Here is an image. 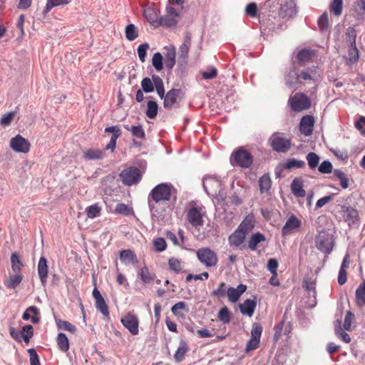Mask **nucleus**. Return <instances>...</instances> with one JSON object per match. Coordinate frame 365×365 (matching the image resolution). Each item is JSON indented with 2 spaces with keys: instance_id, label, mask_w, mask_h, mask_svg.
Listing matches in <instances>:
<instances>
[{
  "instance_id": "a19ab883",
  "label": "nucleus",
  "mask_w": 365,
  "mask_h": 365,
  "mask_svg": "<svg viewBox=\"0 0 365 365\" xmlns=\"http://www.w3.org/2000/svg\"><path fill=\"white\" fill-rule=\"evenodd\" d=\"M21 338L22 337L25 343L28 344L34 335V328L31 325H25L21 331Z\"/></svg>"
},
{
  "instance_id": "39448f33",
  "label": "nucleus",
  "mask_w": 365,
  "mask_h": 365,
  "mask_svg": "<svg viewBox=\"0 0 365 365\" xmlns=\"http://www.w3.org/2000/svg\"><path fill=\"white\" fill-rule=\"evenodd\" d=\"M120 178L125 185L131 186L138 184L142 179L140 170L135 167H129L121 171Z\"/></svg>"
},
{
  "instance_id": "6e6552de",
  "label": "nucleus",
  "mask_w": 365,
  "mask_h": 365,
  "mask_svg": "<svg viewBox=\"0 0 365 365\" xmlns=\"http://www.w3.org/2000/svg\"><path fill=\"white\" fill-rule=\"evenodd\" d=\"M120 322L131 334H138L140 320L134 312H129L122 317Z\"/></svg>"
},
{
  "instance_id": "f8f14e48",
  "label": "nucleus",
  "mask_w": 365,
  "mask_h": 365,
  "mask_svg": "<svg viewBox=\"0 0 365 365\" xmlns=\"http://www.w3.org/2000/svg\"><path fill=\"white\" fill-rule=\"evenodd\" d=\"M316 247L321 252L329 254L334 247L333 237L327 234L319 235L316 238Z\"/></svg>"
},
{
  "instance_id": "79ce46f5",
  "label": "nucleus",
  "mask_w": 365,
  "mask_h": 365,
  "mask_svg": "<svg viewBox=\"0 0 365 365\" xmlns=\"http://www.w3.org/2000/svg\"><path fill=\"white\" fill-rule=\"evenodd\" d=\"M138 36V31L134 24H128L125 27V37L128 40L134 41Z\"/></svg>"
},
{
  "instance_id": "bb28decb",
  "label": "nucleus",
  "mask_w": 365,
  "mask_h": 365,
  "mask_svg": "<svg viewBox=\"0 0 365 365\" xmlns=\"http://www.w3.org/2000/svg\"><path fill=\"white\" fill-rule=\"evenodd\" d=\"M38 309L37 307L31 306L29 307L23 314L22 318L24 320H29L34 323L36 324L39 322V317H38Z\"/></svg>"
},
{
  "instance_id": "a18cd8bd",
  "label": "nucleus",
  "mask_w": 365,
  "mask_h": 365,
  "mask_svg": "<svg viewBox=\"0 0 365 365\" xmlns=\"http://www.w3.org/2000/svg\"><path fill=\"white\" fill-rule=\"evenodd\" d=\"M11 269L14 273H21V269L23 267L19 256L16 253H13L11 256Z\"/></svg>"
},
{
  "instance_id": "b1692460",
  "label": "nucleus",
  "mask_w": 365,
  "mask_h": 365,
  "mask_svg": "<svg viewBox=\"0 0 365 365\" xmlns=\"http://www.w3.org/2000/svg\"><path fill=\"white\" fill-rule=\"evenodd\" d=\"M256 306L257 302L255 300L247 299L239 305V308L242 314L251 317L255 312Z\"/></svg>"
},
{
  "instance_id": "2eb2a0df",
  "label": "nucleus",
  "mask_w": 365,
  "mask_h": 365,
  "mask_svg": "<svg viewBox=\"0 0 365 365\" xmlns=\"http://www.w3.org/2000/svg\"><path fill=\"white\" fill-rule=\"evenodd\" d=\"M299 70H289L288 73L286 75V82L289 86H293L297 83L301 82V80H312L313 77L308 72L302 71L299 74L297 71Z\"/></svg>"
},
{
  "instance_id": "cd10ccee",
  "label": "nucleus",
  "mask_w": 365,
  "mask_h": 365,
  "mask_svg": "<svg viewBox=\"0 0 365 365\" xmlns=\"http://www.w3.org/2000/svg\"><path fill=\"white\" fill-rule=\"evenodd\" d=\"M23 276L21 273H14L6 279L4 282V285L9 289L16 288L22 281Z\"/></svg>"
},
{
  "instance_id": "4c0bfd02",
  "label": "nucleus",
  "mask_w": 365,
  "mask_h": 365,
  "mask_svg": "<svg viewBox=\"0 0 365 365\" xmlns=\"http://www.w3.org/2000/svg\"><path fill=\"white\" fill-rule=\"evenodd\" d=\"M57 344H58L59 349L61 351H62L63 352L67 351L69 349L68 339L67 336H66V334L63 333H60L58 334Z\"/></svg>"
},
{
  "instance_id": "412c9836",
  "label": "nucleus",
  "mask_w": 365,
  "mask_h": 365,
  "mask_svg": "<svg viewBox=\"0 0 365 365\" xmlns=\"http://www.w3.org/2000/svg\"><path fill=\"white\" fill-rule=\"evenodd\" d=\"M314 125V119L312 115H305L302 117L299 123L300 132L305 135H309L312 133Z\"/></svg>"
},
{
  "instance_id": "20e7f679",
  "label": "nucleus",
  "mask_w": 365,
  "mask_h": 365,
  "mask_svg": "<svg viewBox=\"0 0 365 365\" xmlns=\"http://www.w3.org/2000/svg\"><path fill=\"white\" fill-rule=\"evenodd\" d=\"M230 163L234 166L248 168L253 163V156L243 148H240L232 153Z\"/></svg>"
},
{
  "instance_id": "6e6d98bb",
  "label": "nucleus",
  "mask_w": 365,
  "mask_h": 365,
  "mask_svg": "<svg viewBox=\"0 0 365 365\" xmlns=\"http://www.w3.org/2000/svg\"><path fill=\"white\" fill-rule=\"evenodd\" d=\"M307 160L308 162V165L311 169H314L319 164V156L313 152L309 153L307 155Z\"/></svg>"
},
{
  "instance_id": "1a4fd4ad",
  "label": "nucleus",
  "mask_w": 365,
  "mask_h": 365,
  "mask_svg": "<svg viewBox=\"0 0 365 365\" xmlns=\"http://www.w3.org/2000/svg\"><path fill=\"white\" fill-rule=\"evenodd\" d=\"M293 110L299 112L310 108L311 102L309 98L303 93H297L289 100Z\"/></svg>"
},
{
  "instance_id": "473e14b6",
  "label": "nucleus",
  "mask_w": 365,
  "mask_h": 365,
  "mask_svg": "<svg viewBox=\"0 0 365 365\" xmlns=\"http://www.w3.org/2000/svg\"><path fill=\"white\" fill-rule=\"evenodd\" d=\"M272 180L270 177L264 174L259 180V186L261 193H267L271 187Z\"/></svg>"
},
{
  "instance_id": "dca6fc26",
  "label": "nucleus",
  "mask_w": 365,
  "mask_h": 365,
  "mask_svg": "<svg viewBox=\"0 0 365 365\" xmlns=\"http://www.w3.org/2000/svg\"><path fill=\"white\" fill-rule=\"evenodd\" d=\"M317 52L311 48H303L298 51L296 55V61L299 66H304L306 63L312 62L317 58Z\"/></svg>"
},
{
  "instance_id": "49530a36",
  "label": "nucleus",
  "mask_w": 365,
  "mask_h": 365,
  "mask_svg": "<svg viewBox=\"0 0 365 365\" xmlns=\"http://www.w3.org/2000/svg\"><path fill=\"white\" fill-rule=\"evenodd\" d=\"M334 175L340 180V185L344 188L346 189L349 187V179L346 177V175L341 170H334Z\"/></svg>"
},
{
  "instance_id": "c9c22d12",
  "label": "nucleus",
  "mask_w": 365,
  "mask_h": 365,
  "mask_svg": "<svg viewBox=\"0 0 365 365\" xmlns=\"http://www.w3.org/2000/svg\"><path fill=\"white\" fill-rule=\"evenodd\" d=\"M343 9V0H333L329 6L330 12L334 16H339L341 14Z\"/></svg>"
},
{
  "instance_id": "052dcab7",
  "label": "nucleus",
  "mask_w": 365,
  "mask_h": 365,
  "mask_svg": "<svg viewBox=\"0 0 365 365\" xmlns=\"http://www.w3.org/2000/svg\"><path fill=\"white\" fill-rule=\"evenodd\" d=\"M262 332V327L259 323H254L251 330V337L260 340Z\"/></svg>"
},
{
  "instance_id": "423d86ee",
  "label": "nucleus",
  "mask_w": 365,
  "mask_h": 365,
  "mask_svg": "<svg viewBox=\"0 0 365 365\" xmlns=\"http://www.w3.org/2000/svg\"><path fill=\"white\" fill-rule=\"evenodd\" d=\"M282 18H277L272 14L268 15L267 17L263 18L260 21V29L262 33L264 35H269L272 32H275L282 29Z\"/></svg>"
},
{
  "instance_id": "c03bdc74",
  "label": "nucleus",
  "mask_w": 365,
  "mask_h": 365,
  "mask_svg": "<svg viewBox=\"0 0 365 365\" xmlns=\"http://www.w3.org/2000/svg\"><path fill=\"white\" fill-rule=\"evenodd\" d=\"M217 317L222 323L228 324L231 320V312L227 307H224L219 311Z\"/></svg>"
},
{
  "instance_id": "864d4df0",
  "label": "nucleus",
  "mask_w": 365,
  "mask_h": 365,
  "mask_svg": "<svg viewBox=\"0 0 365 365\" xmlns=\"http://www.w3.org/2000/svg\"><path fill=\"white\" fill-rule=\"evenodd\" d=\"M101 211V207L98 204L92 205L87 207L86 214L89 218H94L100 215Z\"/></svg>"
},
{
  "instance_id": "ea45409f",
  "label": "nucleus",
  "mask_w": 365,
  "mask_h": 365,
  "mask_svg": "<svg viewBox=\"0 0 365 365\" xmlns=\"http://www.w3.org/2000/svg\"><path fill=\"white\" fill-rule=\"evenodd\" d=\"M158 104L155 101H149L147 103V110L145 114L147 117L153 119L158 114Z\"/></svg>"
},
{
  "instance_id": "9d476101",
  "label": "nucleus",
  "mask_w": 365,
  "mask_h": 365,
  "mask_svg": "<svg viewBox=\"0 0 365 365\" xmlns=\"http://www.w3.org/2000/svg\"><path fill=\"white\" fill-rule=\"evenodd\" d=\"M271 139L273 150L279 153H286L291 148L290 140L282 137L279 133L273 134Z\"/></svg>"
},
{
  "instance_id": "4d7b16f0",
  "label": "nucleus",
  "mask_w": 365,
  "mask_h": 365,
  "mask_svg": "<svg viewBox=\"0 0 365 365\" xmlns=\"http://www.w3.org/2000/svg\"><path fill=\"white\" fill-rule=\"evenodd\" d=\"M169 267L175 272H180L182 267V261L179 259L172 257L168 260Z\"/></svg>"
},
{
  "instance_id": "7c9ffc66",
  "label": "nucleus",
  "mask_w": 365,
  "mask_h": 365,
  "mask_svg": "<svg viewBox=\"0 0 365 365\" xmlns=\"http://www.w3.org/2000/svg\"><path fill=\"white\" fill-rule=\"evenodd\" d=\"M188 346L185 341H181L180 346L174 354L176 362H180L185 359L186 353L188 351Z\"/></svg>"
},
{
  "instance_id": "8fccbe9b",
  "label": "nucleus",
  "mask_w": 365,
  "mask_h": 365,
  "mask_svg": "<svg viewBox=\"0 0 365 365\" xmlns=\"http://www.w3.org/2000/svg\"><path fill=\"white\" fill-rule=\"evenodd\" d=\"M153 83L158 96L163 98L165 95L164 85L162 79L158 76H153Z\"/></svg>"
},
{
  "instance_id": "13d9d810",
  "label": "nucleus",
  "mask_w": 365,
  "mask_h": 365,
  "mask_svg": "<svg viewBox=\"0 0 365 365\" xmlns=\"http://www.w3.org/2000/svg\"><path fill=\"white\" fill-rule=\"evenodd\" d=\"M318 26L322 31H327L329 28V19L327 13L322 14L318 19Z\"/></svg>"
},
{
  "instance_id": "a211bd4d",
  "label": "nucleus",
  "mask_w": 365,
  "mask_h": 365,
  "mask_svg": "<svg viewBox=\"0 0 365 365\" xmlns=\"http://www.w3.org/2000/svg\"><path fill=\"white\" fill-rule=\"evenodd\" d=\"M192 43V36L190 32H187L185 34L184 41L180 45L178 51V63L182 65L186 62V60L188 57L189 50Z\"/></svg>"
},
{
  "instance_id": "338daca9",
  "label": "nucleus",
  "mask_w": 365,
  "mask_h": 365,
  "mask_svg": "<svg viewBox=\"0 0 365 365\" xmlns=\"http://www.w3.org/2000/svg\"><path fill=\"white\" fill-rule=\"evenodd\" d=\"M105 132L112 133L111 138L118 139L121 135V130L118 125L107 127L105 129Z\"/></svg>"
},
{
  "instance_id": "7ed1b4c3",
  "label": "nucleus",
  "mask_w": 365,
  "mask_h": 365,
  "mask_svg": "<svg viewBox=\"0 0 365 365\" xmlns=\"http://www.w3.org/2000/svg\"><path fill=\"white\" fill-rule=\"evenodd\" d=\"M254 227L247 218L242 221L238 228L230 235L228 238L229 244L232 247H239L242 245L245 240L247 231L251 230Z\"/></svg>"
},
{
  "instance_id": "680f3d73",
  "label": "nucleus",
  "mask_w": 365,
  "mask_h": 365,
  "mask_svg": "<svg viewBox=\"0 0 365 365\" xmlns=\"http://www.w3.org/2000/svg\"><path fill=\"white\" fill-rule=\"evenodd\" d=\"M163 54L159 52L154 53L152 58V64L155 68H163Z\"/></svg>"
},
{
  "instance_id": "58836bf2",
  "label": "nucleus",
  "mask_w": 365,
  "mask_h": 365,
  "mask_svg": "<svg viewBox=\"0 0 365 365\" xmlns=\"http://www.w3.org/2000/svg\"><path fill=\"white\" fill-rule=\"evenodd\" d=\"M140 276L141 280L145 284L153 282L155 277V274L151 273L146 266L141 268Z\"/></svg>"
},
{
  "instance_id": "c85d7f7f",
  "label": "nucleus",
  "mask_w": 365,
  "mask_h": 365,
  "mask_svg": "<svg viewBox=\"0 0 365 365\" xmlns=\"http://www.w3.org/2000/svg\"><path fill=\"white\" fill-rule=\"evenodd\" d=\"M123 127L128 131H130L134 138L144 140L145 138V133L143 125H123Z\"/></svg>"
},
{
  "instance_id": "393cba45",
  "label": "nucleus",
  "mask_w": 365,
  "mask_h": 365,
  "mask_svg": "<svg viewBox=\"0 0 365 365\" xmlns=\"http://www.w3.org/2000/svg\"><path fill=\"white\" fill-rule=\"evenodd\" d=\"M159 12L154 7H147L143 11V16L147 21L153 26L157 27L160 18L158 17Z\"/></svg>"
},
{
  "instance_id": "f704fd0d",
  "label": "nucleus",
  "mask_w": 365,
  "mask_h": 365,
  "mask_svg": "<svg viewBox=\"0 0 365 365\" xmlns=\"http://www.w3.org/2000/svg\"><path fill=\"white\" fill-rule=\"evenodd\" d=\"M356 303L359 307L365 305V282L360 285L356 291Z\"/></svg>"
},
{
  "instance_id": "f03ea898",
  "label": "nucleus",
  "mask_w": 365,
  "mask_h": 365,
  "mask_svg": "<svg viewBox=\"0 0 365 365\" xmlns=\"http://www.w3.org/2000/svg\"><path fill=\"white\" fill-rule=\"evenodd\" d=\"M171 197V188L167 183H160L156 185L148 195V205L150 210L155 207V203L161 201H168Z\"/></svg>"
},
{
  "instance_id": "2f4dec72",
  "label": "nucleus",
  "mask_w": 365,
  "mask_h": 365,
  "mask_svg": "<svg viewBox=\"0 0 365 365\" xmlns=\"http://www.w3.org/2000/svg\"><path fill=\"white\" fill-rule=\"evenodd\" d=\"M178 24V20L172 16L165 15L160 18L157 27L164 26L167 28L175 27Z\"/></svg>"
},
{
  "instance_id": "4be33fe9",
  "label": "nucleus",
  "mask_w": 365,
  "mask_h": 365,
  "mask_svg": "<svg viewBox=\"0 0 365 365\" xmlns=\"http://www.w3.org/2000/svg\"><path fill=\"white\" fill-rule=\"evenodd\" d=\"M246 289L247 286L242 284H239L237 288L229 287L227 290L229 301L232 303L237 302Z\"/></svg>"
},
{
  "instance_id": "603ef678",
  "label": "nucleus",
  "mask_w": 365,
  "mask_h": 365,
  "mask_svg": "<svg viewBox=\"0 0 365 365\" xmlns=\"http://www.w3.org/2000/svg\"><path fill=\"white\" fill-rule=\"evenodd\" d=\"M304 165V161L292 158L287 160L284 168L289 170L292 168H303Z\"/></svg>"
},
{
  "instance_id": "bf43d9fd",
  "label": "nucleus",
  "mask_w": 365,
  "mask_h": 365,
  "mask_svg": "<svg viewBox=\"0 0 365 365\" xmlns=\"http://www.w3.org/2000/svg\"><path fill=\"white\" fill-rule=\"evenodd\" d=\"M148 48L149 44L148 43H144L138 46L137 51L141 62H145Z\"/></svg>"
},
{
  "instance_id": "4468645a",
  "label": "nucleus",
  "mask_w": 365,
  "mask_h": 365,
  "mask_svg": "<svg viewBox=\"0 0 365 365\" xmlns=\"http://www.w3.org/2000/svg\"><path fill=\"white\" fill-rule=\"evenodd\" d=\"M183 93L180 89H171L167 94L164 95L163 106L167 109H171L178 103V101L182 100Z\"/></svg>"
},
{
  "instance_id": "37998d69",
  "label": "nucleus",
  "mask_w": 365,
  "mask_h": 365,
  "mask_svg": "<svg viewBox=\"0 0 365 365\" xmlns=\"http://www.w3.org/2000/svg\"><path fill=\"white\" fill-rule=\"evenodd\" d=\"M335 327V334L345 343H349L351 341V338L349 335L344 331L341 327V322L337 320Z\"/></svg>"
},
{
  "instance_id": "f3484780",
  "label": "nucleus",
  "mask_w": 365,
  "mask_h": 365,
  "mask_svg": "<svg viewBox=\"0 0 365 365\" xmlns=\"http://www.w3.org/2000/svg\"><path fill=\"white\" fill-rule=\"evenodd\" d=\"M186 217L189 223L195 227L203 224L202 208L200 207H190L187 212Z\"/></svg>"
},
{
  "instance_id": "774afa93",
  "label": "nucleus",
  "mask_w": 365,
  "mask_h": 365,
  "mask_svg": "<svg viewBox=\"0 0 365 365\" xmlns=\"http://www.w3.org/2000/svg\"><path fill=\"white\" fill-rule=\"evenodd\" d=\"M153 245H154L155 250H157L158 252H163V251L165 250V249L167 247L166 242L163 237L156 238L153 241Z\"/></svg>"
},
{
  "instance_id": "e433bc0d",
  "label": "nucleus",
  "mask_w": 365,
  "mask_h": 365,
  "mask_svg": "<svg viewBox=\"0 0 365 365\" xmlns=\"http://www.w3.org/2000/svg\"><path fill=\"white\" fill-rule=\"evenodd\" d=\"M180 310H183L185 313H188L189 308L185 302H179L175 304L171 308L172 313L176 317H183V314L180 312Z\"/></svg>"
},
{
  "instance_id": "de8ad7c7",
  "label": "nucleus",
  "mask_w": 365,
  "mask_h": 365,
  "mask_svg": "<svg viewBox=\"0 0 365 365\" xmlns=\"http://www.w3.org/2000/svg\"><path fill=\"white\" fill-rule=\"evenodd\" d=\"M96 309L106 317H109V310L104 299H100L96 301Z\"/></svg>"
},
{
  "instance_id": "0e129e2a",
  "label": "nucleus",
  "mask_w": 365,
  "mask_h": 365,
  "mask_svg": "<svg viewBox=\"0 0 365 365\" xmlns=\"http://www.w3.org/2000/svg\"><path fill=\"white\" fill-rule=\"evenodd\" d=\"M15 116V112L11 111L4 114L0 119L1 125L3 127L9 125Z\"/></svg>"
},
{
  "instance_id": "c756f323",
  "label": "nucleus",
  "mask_w": 365,
  "mask_h": 365,
  "mask_svg": "<svg viewBox=\"0 0 365 365\" xmlns=\"http://www.w3.org/2000/svg\"><path fill=\"white\" fill-rule=\"evenodd\" d=\"M104 155V152L99 149H88L83 153V158L88 160H100Z\"/></svg>"
},
{
  "instance_id": "ddd939ff",
  "label": "nucleus",
  "mask_w": 365,
  "mask_h": 365,
  "mask_svg": "<svg viewBox=\"0 0 365 365\" xmlns=\"http://www.w3.org/2000/svg\"><path fill=\"white\" fill-rule=\"evenodd\" d=\"M339 214L349 225L355 223L359 219L357 210L351 206L346 205H341Z\"/></svg>"
},
{
  "instance_id": "a878e982",
  "label": "nucleus",
  "mask_w": 365,
  "mask_h": 365,
  "mask_svg": "<svg viewBox=\"0 0 365 365\" xmlns=\"http://www.w3.org/2000/svg\"><path fill=\"white\" fill-rule=\"evenodd\" d=\"M120 259L125 264H134L137 262L136 255L130 250H123L120 251Z\"/></svg>"
},
{
  "instance_id": "aec40b11",
  "label": "nucleus",
  "mask_w": 365,
  "mask_h": 365,
  "mask_svg": "<svg viewBox=\"0 0 365 365\" xmlns=\"http://www.w3.org/2000/svg\"><path fill=\"white\" fill-rule=\"evenodd\" d=\"M164 64L167 68H173L176 63V49L173 45L163 48Z\"/></svg>"
},
{
  "instance_id": "72a5a7b5",
  "label": "nucleus",
  "mask_w": 365,
  "mask_h": 365,
  "mask_svg": "<svg viewBox=\"0 0 365 365\" xmlns=\"http://www.w3.org/2000/svg\"><path fill=\"white\" fill-rule=\"evenodd\" d=\"M265 240V237L263 234L259 232L255 233L252 235L249 242H248V247L254 251L256 250L257 245Z\"/></svg>"
},
{
  "instance_id": "9b49d317",
  "label": "nucleus",
  "mask_w": 365,
  "mask_h": 365,
  "mask_svg": "<svg viewBox=\"0 0 365 365\" xmlns=\"http://www.w3.org/2000/svg\"><path fill=\"white\" fill-rule=\"evenodd\" d=\"M9 145L11 148L17 153H27L31 147V144L28 140L17 135L10 140Z\"/></svg>"
},
{
  "instance_id": "e2e57ef3",
  "label": "nucleus",
  "mask_w": 365,
  "mask_h": 365,
  "mask_svg": "<svg viewBox=\"0 0 365 365\" xmlns=\"http://www.w3.org/2000/svg\"><path fill=\"white\" fill-rule=\"evenodd\" d=\"M349 61L351 63H356L359 59V51L356 48V46H350L349 50Z\"/></svg>"
},
{
  "instance_id": "6ab92c4d",
  "label": "nucleus",
  "mask_w": 365,
  "mask_h": 365,
  "mask_svg": "<svg viewBox=\"0 0 365 365\" xmlns=\"http://www.w3.org/2000/svg\"><path fill=\"white\" fill-rule=\"evenodd\" d=\"M302 225L301 220L294 215H292L287 220L285 225L282 229V235L283 237L292 234L299 229Z\"/></svg>"
},
{
  "instance_id": "5701e85b",
  "label": "nucleus",
  "mask_w": 365,
  "mask_h": 365,
  "mask_svg": "<svg viewBox=\"0 0 365 365\" xmlns=\"http://www.w3.org/2000/svg\"><path fill=\"white\" fill-rule=\"evenodd\" d=\"M304 182L301 178H295L290 185L292 192L296 197H304L306 195V191L303 188Z\"/></svg>"
},
{
  "instance_id": "5fc2aeb1",
  "label": "nucleus",
  "mask_w": 365,
  "mask_h": 365,
  "mask_svg": "<svg viewBox=\"0 0 365 365\" xmlns=\"http://www.w3.org/2000/svg\"><path fill=\"white\" fill-rule=\"evenodd\" d=\"M38 271L40 279L43 284L46 281V257L41 256L38 265Z\"/></svg>"
},
{
  "instance_id": "69168bd1",
  "label": "nucleus",
  "mask_w": 365,
  "mask_h": 365,
  "mask_svg": "<svg viewBox=\"0 0 365 365\" xmlns=\"http://www.w3.org/2000/svg\"><path fill=\"white\" fill-rule=\"evenodd\" d=\"M257 6L255 3H250L245 8V13L250 17H256L257 16Z\"/></svg>"
},
{
  "instance_id": "0eeeda50",
  "label": "nucleus",
  "mask_w": 365,
  "mask_h": 365,
  "mask_svg": "<svg viewBox=\"0 0 365 365\" xmlns=\"http://www.w3.org/2000/svg\"><path fill=\"white\" fill-rule=\"evenodd\" d=\"M197 257L206 267H215L218 262L217 253L208 247L197 250Z\"/></svg>"
},
{
  "instance_id": "f257e3e1",
  "label": "nucleus",
  "mask_w": 365,
  "mask_h": 365,
  "mask_svg": "<svg viewBox=\"0 0 365 365\" xmlns=\"http://www.w3.org/2000/svg\"><path fill=\"white\" fill-rule=\"evenodd\" d=\"M265 4L272 11H278L279 16L282 19H289L297 14V9L294 0H268Z\"/></svg>"
},
{
  "instance_id": "09e8293b",
  "label": "nucleus",
  "mask_w": 365,
  "mask_h": 365,
  "mask_svg": "<svg viewBox=\"0 0 365 365\" xmlns=\"http://www.w3.org/2000/svg\"><path fill=\"white\" fill-rule=\"evenodd\" d=\"M115 212L125 216L133 213V208L124 203H118L115 207Z\"/></svg>"
},
{
  "instance_id": "3c124183",
  "label": "nucleus",
  "mask_w": 365,
  "mask_h": 365,
  "mask_svg": "<svg viewBox=\"0 0 365 365\" xmlns=\"http://www.w3.org/2000/svg\"><path fill=\"white\" fill-rule=\"evenodd\" d=\"M356 31L354 28L349 27L346 31V41L350 46L356 45Z\"/></svg>"
}]
</instances>
